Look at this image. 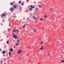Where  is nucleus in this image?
Wrapping results in <instances>:
<instances>
[{"label": "nucleus", "mask_w": 64, "mask_h": 64, "mask_svg": "<svg viewBox=\"0 0 64 64\" xmlns=\"http://www.w3.org/2000/svg\"><path fill=\"white\" fill-rule=\"evenodd\" d=\"M30 11H32L33 8H35V6H34L32 5L30 6Z\"/></svg>", "instance_id": "1"}, {"label": "nucleus", "mask_w": 64, "mask_h": 64, "mask_svg": "<svg viewBox=\"0 0 64 64\" xmlns=\"http://www.w3.org/2000/svg\"><path fill=\"white\" fill-rule=\"evenodd\" d=\"M21 50H20L18 51L17 52V53L18 54H21Z\"/></svg>", "instance_id": "2"}, {"label": "nucleus", "mask_w": 64, "mask_h": 64, "mask_svg": "<svg viewBox=\"0 0 64 64\" xmlns=\"http://www.w3.org/2000/svg\"><path fill=\"white\" fill-rule=\"evenodd\" d=\"M6 16V14L5 13H4V14H1V16L2 17L3 16Z\"/></svg>", "instance_id": "3"}, {"label": "nucleus", "mask_w": 64, "mask_h": 64, "mask_svg": "<svg viewBox=\"0 0 64 64\" xmlns=\"http://www.w3.org/2000/svg\"><path fill=\"white\" fill-rule=\"evenodd\" d=\"M13 36L14 38H17V36H16V35L15 34H14Z\"/></svg>", "instance_id": "4"}, {"label": "nucleus", "mask_w": 64, "mask_h": 64, "mask_svg": "<svg viewBox=\"0 0 64 64\" xmlns=\"http://www.w3.org/2000/svg\"><path fill=\"white\" fill-rule=\"evenodd\" d=\"M10 51H11V52H13V48H10Z\"/></svg>", "instance_id": "5"}, {"label": "nucleus", "mask_w": 64, "mask_h": 64, "mask_svg": "<svg viewBox=\"0 0 64 64\" xmlns=\"http://www.w3.org/2000/svg\"><path fill=\"white\" fill-rule=\"evenodd\" d=\"M6 52L5 51H2V53L3 54H5Z\"/></svg>", "instance_id": "6"}, {"label": "nucleus", "mask_w": 64, "mask_h": 64, "mask_svg": "<svg viewBox=\"0 0 64 64\" xmlns=\"http://www.w3.org/2000/svg\"><path fill=\"white\" fill-rule=\"evenodd\" d=\"M9 55L10 56H11V52H9Z\"/></svg>", "instance_id": "7"}, {"label": "nucleus", "mask_w": 64, "mask_h": 64, "mask_svg": "<svg viewBox=\"0 0 64 64\" xmlns=\"http://www.w3.org/2000/svg\"><path fill=\"white\" fill-rule=\"evenodd\" d=\"M33 18L34 19V20H36V19H37V18H36V17H35V16H34L33 17Z\"/></svg>", "instance_id": "8"}, {"label": "nucleus", "mask_w": 64, "mask_h": 64, "mask_svg": "<svg viewBox=\"0 0 64 64\" xmlns=\"http://www.w3.org/2000/svg\"><path fill=\"white\" fill-rule=\"evenodd\" d=\"M40 44H43V41H41V42H40Z\"/></svg>", "instance_id": "9"}, {"label": "nucleus", "mask_w": 64, "mask_h": 64, "mask_svg": "<svg viewBox=\"0 0 64 64\" xmlns=\"http://www.w3.org/2000/svg\"><path fill=\"white\" fill-rule=\"evenodd\" d=\"M42 20H43V18H41L40 19V21H42Z\"/></svg>", "instance_id": "10"}, {"label": "nucleus", "mask_w": 64, "mask_h": 64, "mask_svg": "<svg viewBox=\"0 0 64 64\" xmlns=\"http://www.w3.org/2000/svg\"><path fill=\"white\" fill-rule=\"evenodd\" d=\"M51 55V54H50L49 53H48L47 55H48V56H49Z\"/></svg>", "instance_id": "11"}, {"label": "nucleus", "mask_w": 64, "mask_h": 64, "mask_svg": "<svg viewBox=\"0 0 64 64\" xmlns=\"http://www.w3.org/2000/svg\"><path fill=\"white\" fill-rule=\"evenodd\" d=\"M44 17L46 18H48V16H47L46 15H45Z\"/></svg>", "instance_id": "12"}, {"label": "nucleus", "mask_w": 64, "mask_h": 64, "mask_svg": "<svg viewBox=\"0 0 64 64\" xmlns=\"http://www.w3.org/2000/svg\"><path fill=\"white\" fill-rule=\"evenodd\" d=\"M26 26V24H24V25L23 26V28H25V27Z\"/></svg>", "instance_id": "13"}, {"label": "nucleus", "mask_w": 64, "mask_h": 64, "mask_svg": "<svg viewBox=\"0 0 64 64\" xmlns=\"http://www.w3.org/2000/svg\"><path fill=\"white\" fill-rule=\"evenodd\" d=\"M34 32H36L37 31V30L36 29H34Z\"/></svg>", "instance_id": "14"}, {"label": "nucleus", "mask_w": 64, "mask_h": 64, "mask_svg": "<svg viewBox=\"0 0 64 64\" xmlns=\"http://www.w3.org/2000/svg\"><path fill=\"white\" fill-rule=\"evenodd\" d=\"M16 7H17V6L16 5H14V8H16Z\"/></svg>", "instance_id": "15"}, {"label": "nucleus", "mask_w": 64, "mask_h": 64, "mask_svg": "<svg viewBox=\"0 0 64 64\" xmlns=\"http://www.w3.org/2000/svg\"><path fill=\"white\" fill-rule=\"evenodd\" d=\"M10 10L11 11H12V10H13V8H11L10 9Z\"/></svg>", "instance_id": "16"}, {"label": "nucleus", "mask_w": 64, "mask_h": 64, "mask_svg": "<svg viewBox=\"0 0 64 64\" xmlns=\"http://www.w3.org/2000/svg\"><path fill=\"white\" fill-rule=\"evenodd\" d=\"M19 44L18 43H16V46H18V45H19Z\"/></svg>", "instance_id": "17"}, {"label": "nucleus", "mask_w": 64, "mask_h": 64, "mask_svg": "<svg viewBox=\"0 0 64 64\" xmlns=\"http://www.w3.org/2000/svg\"><path fill=\"white\" fill-rule=\"evenodd\" d=\"M14 4V3H13V2L10 3V5H13Z\"/></svg>", "instance_id": "18"}, {"label": "nucleus", "mask_w": 64, "mask_h": 64, "mask_svg": "<svg viewBox=\"0 0 64 64\" xmlns=\"http://www.w3.org/2000/svg\"><path fill=\"white\" fill-rule=\"evenodd\" d=\"M20 41H19V40H17V42H20Z\"/></svg>", "instance_id": "19"}, {"label": "nucleus", "mask_w": 64, "mask_h": 64, "mask_svg": "<svg viewBox=\"0 0 64 64\" xmlns=\"http://www.w3.org/2000/svg\"><path fill=\"white\" fill-rule=\"evenodd\" d=\"M41 50H42L43 49V48H42V47L41 46L40 48Z\"/></svg>", "instance_id": "20"}, {"label": "nucleus", "mask_w": 64, "mask_h": 64, "mask_svg": "<svg viewBox=\"0 0 64 64\" xmlns=\"http://www.w3.org/2000/svg\"><path fill=\"white\" fill-rule=\"evenodd\" d=\"M38 6L39 7H40V8H41V6L40 5H39Z\"/></svg>", "instance_id": "21"}, {"label": "nucleus", "mask_w": 64, "mask_h": 64, "mask_svg": "<svg viewBox=\"0 0 64 64\" xmlns=\"http://www.w3.org/2000/svg\"><path fill=\"white\" fill-rule=\"evenodd\" d=\"M38 8H36V10H38Z\"/></svg>", "instance_id": "22"}, {"label": "nucleus", "mask_w": 64, "mask_h": 64, "mask_svg": "<svg viewBox=\"0 0 64 64\" xmlns=\"http://www.w3.org/2000/svg\"><path fill=\"white\" fill-rule=\"evenodd\" d=\"M12 31H13V32H16V30H12Z\"/></svg>", "instance_id": "23"}, {"label": "nucleus", "mask_w": 64, "mask_h": 64, "mask_svg": "<svg viewBox=\"0 0 64 64\" xmlns=\"http://www.w3.org/2000/svg\"><path fill=\"white\" fill-rule=\"evenodd\" d=\"M64 62V60H62V61H61V62H62V63L63 62Z\"/></svg>", "instance_id": "24"}, {"label": "nucleus", "mask_w": 64, "mask_h": 64, "mask_svg": "<svg viewBox=\"0 0 64 64\" xmlns=\"http://www.w3.org/2000/svg\"><path fill=\"white\" fill-rule=\"evenodd\" d=\"M19 4H20V3H21V1H20V2H19Z\"/></svg>", "instance_id": "25"}, {"label": "nucleus", "mask_w": 64, "mask_h": 64, "mask_svg": "<svg viewBox=\"0 0 64 64\" xmlns=\"http://www.w3.org/2000/svg\"><path fill=\"white\" fill-rule=\"evenodd\" d=\"M42 30H44V28H42Z\"/></svg>", "instance_id": "26"}, {"label": "nucleus", "mask_w": 64, "mask_h": 64, "mask_svg": "<svg viewBox=\"0 0 64 64\" xmlns=\"http://www.w3.org/2000/svg\"><path fill=\"white\" fill-rule=\"evenodd\" d=\"M50 10H52V8H51L50 9Z\"/></svg>", "instance_id": "27"}, {"label": "nucleus", "mask_w": 64, "mask_h": 64, "mask_svg": "<svg viewBox=\"0 0 64 64\" xmlns=\"http://www.w3.org/2000/svg\"><path fill=\"white\" fill-rule=\"evenodd\" d=\"M16 31H17V32H18V30H16Z\"/></svg>", "instance_id": "28"}, {"label": "nucleus", "mask_w": 64, "mask_h": 64, "mask_svg": "<svg viewBox=\"0 0 64 64\" xmlns=\"http://www.w3.org/2000/svg\"><path fill=\"white\" fill-rule=\"evenodd\" d=\"M9 43V42L8 41H7L6 42V43Z\"/></svg>", "instance_id": "29"}, {"label": "nucleus", "mask_w": 64, "mask_h": 64, "mask_svg": "<svg viewBox=\"0 0 64 64\" xmlns=\"http://www.w3.org/2000/svg\"><path fill=\"white\" fill-rule=\"evenodd\" d=\"M19 60H20L21 59V58H19Z\"/></svg>", "instance_id": "30"}, {"label": "nucleus", "mask_w": 64, "mask_h": 64, "mask_svg": "<svg viewBox=\"0 0 64 64\" xmlns=\"http://www.w3.org/2000/svg\"><path fill=\"white\" fill-rule=\"evenodd\" d=\"M4 60H6V59L5 58H4Z\"/></svg>", "instance_id": "31"}, {"label": "nucleus", "mask_w": 64, "mask_h": 64, "mask_svg": "<svg viewBox=\"0 0 64 64\" xmlns=\"http://www.w3.org/2000/svg\"><path fill=\"white\" fill-rule=\"evenodd\" d=\"M23 5V4L22 3V5Z\"/></svg>", "instance_id": "32"}, {"label": "nucleus", "mask_w": 64, "mask_h": 64, "mask_svg": "<svg viewBox=\"0 0 64 64\" xmlns=\"http://www.w3.org/2000/svg\"><path fill=\"white\" fill-rule=\"evenodd\" d=\"M0 51H1V49L0 48Z\"/></svg>", "instance_id": "33"}, {"label": "nucleus", "mask_w": 64, "mask_h": 64, "mask_svg": "<svg viewBox=\"0 0 64 64\" xmlns=\"http://www.w3.org/2000/svg\"><path fill=\"white\" fill-rule=\"evenodd\" d=\"M62 59H64V58H63Z\"/></svg>", "instance_id": "34"}]
</instances>
